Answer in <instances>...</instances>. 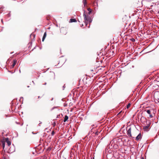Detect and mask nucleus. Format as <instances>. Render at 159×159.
I'll use <instances>...</instances> for the list:
<instances>
[{
	"label": "nucleus",
	"mask_w": 159,
	"mask_h": 159,
	"mask_svg": "<svg viewBox=\"0 0 159 159\" xmlns=\"http://www.w3.org/2000/svg\"><path fill=\"white\" fill-rule=\"evenodd\" d=\"M57 108V107H53L51 109V111H52V110H53L54 109H55V108Z\"/></svg>",
	"instance_id": "2eb2a0df"
},
{
	"label": "nucleus",
	"mask_w": 159,
	"mask_h": 159,
	"mask_svg": "<svg viewBox=\"0 0 159 159\" xmlns=\"http://www.w3.org/2000/svg\"><path fill=\"white\" fill-rule=\"evenodd\" d=\"M46 32H45L44 33L43 36V38H42V41L43 42L44 41L45 38H46Z\"/></svg>",
	"instance_id": "0eeeda50"
},
{
	"label": "nucleus",
	"mask_w": 159,
	"mask_h": 159,
	"mask_svg": "<svg viewBox=\"0 0 159 159\" xmlns=\"http://www.w3.org/2000/svg\"><path fill=\"white\" fill-rule=\"evenodd\" d=\"M54 131H52V133H51V134L52 135H54Z\"/></svg>",
	"instance_id": "dca6fc26"
},
{
	"label": "nucleus",
	"mask_w": 159,
	"mask_h": 159,
	"mask_svg": "<svg viewBox=\"0 0 159 159\" xmlns=\"http://www.w3.org/2000/svg\"><path fill=\"white\" fill-rule=\"evenodd\" d=\"M83 26V25H82V26H81V27H82V26Z\"/></svg>",
	"instance_id": "412c9836"
},
{
	"label": "nucleus",
	"mask_w": 159,
	"mask_h": 159,
	"mask_svg": "<svg viewBox=\"0 0 159 159\" xmlns=\"http://www.w3.org/2000/svg\"><path fill=\"white\" fill-rule=\"evenodd\" d=\"M76 20L75 19H71L70 20V22H76Z\"/></svg>",
	"instance_id": "1a4fd4ad"
},
{
	"label": "nucleus",
	"mask_w": 159,
	"mask_h": 159,
	"mask_svg": "<svg viewBox=\"0 0 159 159\" xmlns=\"http://www.w3.org/2000/svg\"><path fill=\"white\" fill-rule=\"evenodd\" d=\"M154 96L155 99L159 101V92H155L154 94Z\"/></svg>",
	"instance_id": "7ed1b4c3"
},
{
	"label": "nucleus",
	"mask_w": 159,
	"mask_h": 159,
	"mask_svg": "<svg viewBox=\"0 0 159 159\" xmlns=\"http://www.w3.org/2000/svg\"><path fill=\"white\" fill-rule=\"evenodd\" d=\"M141 133H139L136 137V140L137 141L139 140L140 139H141Z\"/></svg>",
	"instance_id": "39448f33"
},
{
	"label": "nucleus",
	"mask_w": 159,
	"mask_h": 159,
	"mask_svg": "<svg viewBox=\"0 0 159 159\" xmlns=\"http://www.w3.org/2000/svg\"><path fill=\"white\" fill-rule=\"evenodd\" d=\"M6 142L9 146L11 144V142L9 140H8L7 139V140H6Z\"/></svg>",
	"instance_id": "9d476101"
},
{
	"label": "nucleus",
	"mask_w": 159,
	"mask_h": 159,
	"mask_svg": "<svg viewBox=\"0 0 159 159\" xmlns=\"http://www.w3.org/2000/svg\"><path fill=\"white\" fill-rule=\"evenodd\" d=\"M83 26V25H82V26H81V27H82V26Z\"/></svg>",
	"instance_id": "4be33fe9"
},
{
	"label": "nucleus",
	"mask_w": 159,
	"mask_h": 159,
	"mask_svg": "<svg viewBox=\"0 0 159 159\" xmlns=\"http://www.w3.org/2000/svg\"><path fill=\"white\" fill-rule=\"evenodd\" d=\"M38 98H40V97L39 96H38Z\"/></svg>",
	"instance_id": "aec40b11"
},
{
	"label": "nucleus",
	"mask_w": 159,
	"mask_h": 159,
	"mask_svg": "<svg viewBox=\"0 0 159 159\" xmlns=\"http://www.w3.org/2000/svg\"><path fill=\"white\" fill-rule=\"evenodd\" d=\"M148 127H149L148 126H146L145 127V128H146V129L147 128H148Z\"/></svg>",
	"instance_id": "f3484780"
},
{
	"label": "nucleus",
	"mask_w": 159,
	"mask_h": 159,
	"mask_svg": "<svg viewBox=\"0 0 159 159\" xmlns=\"http://www.w3.org/2000/svg\"><path fill=\"white\" fill-rule=\"evenodd\" d=\"M130 106V103H129L128 104L127 106H126V107L127 108H128Z\"/></svg>",
	"instance_id": "ddd939ff"
},
{
	"label": "nucleus",
	"mask_w": 159,
	"mask_h": 159,
	"mask_svg": "<svg viewBox=\"0 0 159 159\" xmlns=\"http://www.w3.org/2000/svg\"><path fill=\"white\" fill-rule=\"evenodd\" d=\"M65 85H64V86H63V89H64V88H65Z\"/></svg>",
	"instance_id": "a211bd4d"
},
{
	"label": "nucleus",
	"mask_w": 159,
	"mask_h": 159,
	"mask_svg": "<svg viewBox=\"0 0 159 159\" xmlns=\"http://www.w3.org/2000/svg\"><path fill=\"white\" fill-rule=\"evenodd\" d=\"M5 143H2V147H3V149H4V148H5Z\"/></svg>",
	"instance_id": "4468645a"
},
{
	"label": "nucleus",
	"mask_w": 159,
	"mask_h": 159,
	"mask_svg": "<svg viewBox=\"0 0 159 159\" xmlns=\"http://www.w3.org/2000/svg\"><path fill=\"white\" fill-rule=\"evenodd\" d=\"M87 10L89 11L88 14H90L92 12V10L90 8H88Z\"/></svg>",
	"instance_id": "9b49d317"
},
{
	"label": "nucleus",
	"mask_w": 159,
	"mask_h": 159,
	"mask_svg": "<svg viewBox=\"0 0 159 159\" xmlns=\"http://www.w3.org/2000/svg\"><path fill=\"white\" fill-rule=\"evenodd\" d=\"M83 2L84 3V5L85 6L86 4V0H83Z\"/></svg>",
	"instance_id": "f8f14e48"
},
{
	"label": "nucleus",
	"mask_w": 159,
	"mask_h": 159,
	"mask_svg": "<svg viewBox=\"0 0 159 159\" xmlns=\"http://www.w3.org/2000/svg\"><path fill=\"white\" fill-rule=\"evenodd\" d=\"M68 117L67 115H65L64 117V122H66L68 119Z\"/></svg>",
	"instance_id": "6e6552de"
},
{
	"label": "nucleus",
	"mask_w": 159,
	"mask_h": 159,
	"mask_svg": "<svg viewBox=\"0 0 159 159\" xmlns=\"http://www.w3.org/2000/svg\"><path fill=\"white\" fill-rule=\"evenodd\" d=\"M83 16L84 18V21L85 22V25L87 26V23L88 22L91 23L92 21V19L90 16H86L85 14V11L84 12L83 14Z\"/></svg>",
	"instance_id": "f03ea898"
},
{
	"label": "nucleus",
	"mask_w": 159,
	"mask_h": 159,
	"mask_svg": "<svg viewBox=\"0 0 159 159\" xmlns=\"http://www.w3.org/2000/svg\"><path fill=\"white\" fill-rule=\"evenodd\" d=\"M127 134L129 136L132 137V135L131 134V128L130 127L128 130L127 131Z\"/></svg>",
	"instance_id": "20e7f679"
},
{
	"label": "nucleus",
	"mask_w": 159,
	"mask_h": 159,
	"mask_svg": "<svg viewBox=\"0 0 159 159\" xmlns=\"http://www.w3.org/2000/svg\"><path fill=\"white\" fill-rule=\"evenodd\" d=\"M154 111V109L152 108H148L145 110V111L149 115L148 117V118H153L155 116Z\"/></svg>",
	"instance_id": "f257e3e1"
},
{
	"label": "nucleus",
	"mask_w": 159,
	"mask_h": 159,
	"mask_svg": "<svg viewBox=\"0 0 159 159\" xmlns=\"http://www.w3.org/2000/svg\"><path fill=\"white\" fill-rule=\"evenodd\" d=\"M47 84L46 83H45L44 84V85H46Z\"/></svg>",
	"instance_id": "6ab92c4d"
},
{
	"label": "nucleus",
	"mask_w": 159,
	"mask_h": 159,
	"mask_svg": "<svg viewBox=\"0 0 159 159\" xmlns=\"http://www.w3.org/2000/svg\"><path fill=\"white\" fill-rule=\"evenodd\" d=\"M89 26L90 25H89V26H88V27L89 28Z\"/></svg>",
	"instance_id": "b1692460"
},
{
	"label": "nucleus",
	"mask_w": 159,
	"mask_h": 159,
	"mask_svg": "<svg viewBox=\"0 0 159 159\" xmlns=\"http://www.w3.org/2000/svg\"><path fill=\"white\" fill-rule=\"evenodd\" d=\"M83 26V25H82V26H81V27H82V26Z\"/></svg>",
	"instance_id": "5701e85b"
},
{
	"label": "nucleus",
	"mask_w": 159,
	"mask_h": 159,
	"mask_svg": "<svg viewBox=\"0 0 159 159\" xmlns=\"http://www.w3.org/2000/svg\"><path fill=\"white\" fill-rule=\"evenodd\" d=\"M16 63H17L16 60H13V63L11 65V68H13V67H14L16 65Z\"/></svg>",
	"instance_id": "423d86ee"
}]
</instances>
